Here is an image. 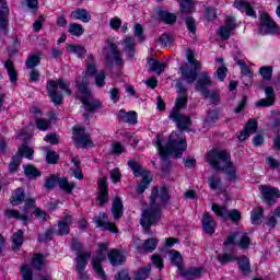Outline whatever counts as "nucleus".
Returning <instances> with one entry per match:
<instances>
[{
    "label": "nucleus",
    "instance_id": "1",
    "mask_svg": "<svg viewBox=\"0 0 280 280\" xmlns=\"http://www.w3.org/2000/svg\"><path fill=\"white\" fill-rule=\"evenodd\" d=\"M176 89L179 95L175 102L172 113L170 114V119L175 121L179 129L171 133L167 143H165V138L163 136L156 137L155 148L158 149L159 154L162 155V159L170 156V154L179 159L183 156V152L187 150V139L185 138L183 130H187V128L191 126V119L189 116H185L180 113V110L187 106V92L180 83L176 84Z\"/></svg>",
    "mask_w": 280,
    "mask_h": 280
},
{
    "label": "nucleus",
    "instance_id": "2",
    "mask_svg": "<svg viewBox=\"0 0 280 280\" xmlns=\"http://www.w3.org/2000/svg\"><path fill=\"white\" fill-rule=\"evenodd\" d=\"M170 200V192L165 187L154 188L151 192L150 206L143 210L140 224L149 231L154 222L161 220V208Z\"/></svg>",
    "mask_w": 280,
    "mask_h": 280
},
{
    "label": "nucleus",
    "instance_id": "3",
    "mask_svg": "<svg viewBox=\"0 0 280 280\" xmlns=\"http://www.w3.org/2000/svg\"><path fill=\"white\" fill-rule=\"evenodd\" d=\"M96 71L97 67L95 66V62H93V55H88V68L85 77L77 80V86L79 90L78 97L81 100L86 110H95V108L102 107V103L100 101H95L93 95H91V90H89V77L96 73Z\"/></svg>",
    "mask_w": 280,
    "mask_h": 280
},
{
    "label": "nucleus",
    "instance_id": "4",
    "mask_svg": "<svg viewBox=\"0 0 280 280\" xmlns=\"http://www.w3.org/2000/svg\"><path fill=\"white\" fill-rule=\"evenodd\" d=\"M206 160L213 167V170L224 172L226 178L231 183H235L240 175L237 174V166L232 163L231 155L226 151L213 149L206 154Z\"/></svg>",
    "mask_w": 280,
    "mask_h": 280
},
{
    "label": "nucleus",
    "instance_id": "5",
    "mask_svg": "<svg viewBox=\"0 0 280 280\" xmlns=\"http://www.w3.org/2000/svg\"><path fill=\"white\" fill-rule=\"evenodd\" d=\"M186 58L188 60V63H185L179 69L182 80H184L186 84H194V82H196V79L198 78V71H200V62L196 60V58L194 57V51H191V49L187 50Z\"/></svg>",
    "mask_w": 280,
    "mask_h": 280
},
{
    "label": "nucleus",
    "instance_id": "6",
    "mask_svg": "<svg viewBox=\"0 0 280 280\" xmlns=\"http://www.w3.org/2000/svg\"><path fill=\"white\" fill-rule=\"evenodd\" d=\"M47 91L54 104H62V93H65V95H71L73 93L71 89H69V83L62 79L49 81Z\"/></svg>",
    "mask_w": 280,
    "mask_h": 280
},
{
    "label": "nucleus",
    "instance_id": "7",
    "mask_svg": "<svg viewBox=\"0 0 280 280\" xmlns=\"http://www.w3.org/2000/svg\"><path fill=\"white\" fill-rule=\"evenodd\" d=\"M128 165L132 170L135 176H142V182L138 185L137 192L143 194L152 183V173L135 161H129Z\"/></svg>",
    "mask_w": 280,
    "mask_h": 280
},
{
    "label": "nucleus",
    "instance_id": "8",
    "mask_svg": "<svg viewBox=\"0 0 280 280\" xmlns=\"http://www.w3.org/2000/svg\"><path fill=\"white\" fill-rule=\"evenodd\" d=\"M212 84L213 82L211 81V77H209V73L202 72L197 81V91H200V93H202L205 97L210 100L212 104H215V102L220 100V95H218V92L209 91V88L212 86Z\"/></svg>",
    "mask_w": 280,
    "mask_h": 280
},
{
    "label": "nucleus",
    "instance_id": "9",
    "mask_svg": "<svg viewBox=\"0 0 280 280\" xmlns=\"http://www.w3.org/2000/svg\"><path fill=\"white\" fill-rule=\"evenodd\" d=\"M106 253H108V245L101 244L98 245V253L97 255L93 256L92 258V266L100 279H106V273L104 272V269L102 268V261L106 259Z\"/></svg>",
    "mask_w": 280,
    "mask_h": 280
},
{
    "label": "nucleus",
    "instance_id": "10",
    "mask_svg": "<svg viewBox=\"0 0 280 280\" xmlns=\"http://www.w3.org/2000/svg\"><path fill=\"white\" fill-rule=\"evenodd\" d=\"M73 140L77 148H93V141L82 127L73 128Z\"/></svg>",
    "mask_w": 280,
    "mask_h": 280
},
{
    "label": "nucleus",
    "instance_id": "11",
    "mask_svg": "<svg viewBox=\"0 0 280 280\" xmlns=\"http://www.w3.org/2000/svg\"><path fill=\"white\" fill-rule=\"evenodd\" d=\"M34 207V199L27 200L24 207V213L16 210H7V218H15L16 220H22V222H31L32 220V208Z\"/></svg>",
    "mask_w": 280,
    "mask_h": 280
},
{
    "label": "nucleus",
    "instance_id": "12",
    "mask_svg": "<svg viewBox=\"0 0 280 280\" xmlns=\"http://www.w3.org/2000/svg\"><path fill=\"white\" fill-rule=\"evenodd\" d=\"M212 211L218 218H221V220H229V218H231L233 222H237L241 218L240 211L232 210L229 212L226 206H220L218 203H212Z\"/></svg>",
    "mask_w": 280,
    "mask_h": 280
},
{
    "label": "nucleus",
    "instance_id": "13",
    "mask_svg": "<svg viewBox=\"0 0 280 280\" xmlns=\"http://www.w3.org/2000/svg\"><path fill=\"white\" fill-rule=\"evenodd\" d=\"M89 259H91V253L89 252H81L75 258V270L77 272H79V277L81 280H89V275L84 272L86 264H89Z\"/></svg>",
    "mask_w": 280,
    "mask_h": 280
},
{
    "label": "nucleus",
    "instance_id": "14",
    "mask_svg": "<svg viewBox=\"0 0 280 280\" xmlns=\"http://www.w3.org/2000/svg\"><path fill=\"white\" fill-rule=\"evenodd\" d=\"M277 32H279V26H277V23H275L268 13H262L260 15V33L277 34Z\"/></svg>",
    "mask_w": 280,
    "mask_h": 280
},
{
    "label": "nucleus",
    "instance_id": "15",
    "mask_svg": "<svg viewBox=\"0 0 280 280\" xmlns=\"http://www.w3.org/2000/svg\"><path fill=\"white\" fill-rule=\"evenodd\" d=\"M94 222L97 229H101V231H109L110 233L118 232L115 223L108 222V214L104 212L100 213L98 217H95Z\"/></svg>",
    "mask_w": 280,
    "mask_h": 280
},
{
    "label": "nucleus",
    "instance_id": "16",
    "mask_svg": "<svg viewBox=\"0 0 280 280\" xmlns=\"http://www.w3.org/2000/svg\"><path fill=\"white\" fill-rule=\"evenodd\" d=\"M236 240H238V246L241 248H248L250 238L245 233L231 234L223 244L224 246H233Z\"/></svg>",
    "mask_w": 280,
    "mask_h": 280
},
{
    "label": "nucleus",
    "instance_id": "17",
    "mask_svg": "<svg viewBox=\"0 0 280 280\" xmlns=\"http://www.w3.org/2000/svg\"><path fill=\"white\" fill-rule=\"evenodd\" d=\"M259 190L267 205H273L277 198H280V192L277 188H272L270 186H260Z\"/></svg>",
    "mask_w": 280,
    "mask_h": 280
},
{
    "label": "nucleus",
    "instance_id": "18",
    "mask_svg": "<svg viewBox=\"0 0 280 280\" xmlns=\"http://www.w3.org/2000/svg\"><path fill=\"white\" fill-rule=\"evenodd\" d=\"M233 30H235V18L229 16L225 24L218 30V34L222 40H229L231 34H233Z\"/></svg>",
    "mask_w": 280,
    "mask_h": 280
},
{
    "label": "nucleus",
    "instance_id": "19",
    "mask_svg": "<svg viewBox=\"0 0 280 280\" xmlns=\"http://www.w3.org/2000/svg\"><path fill=\"white\" fill-rule=\"evenodd\" d=\"M133 242L136 248L141 253H152L156 250V246H159V240L156 238H149L144 241V244H140L141 241L139 238L135 240Z\"/></svg>",
    "mask_w": 280,
    "mask_h": 280
},
{
    "label": "nucleus",
    "instance_id": "20",
    "mask_svg": "<svg viewBox=\"0 0 280 280\" xmlns=\"http://www.w3.org/2000/svg\"><path fill=\"white\" fill-rule=\"evenodd\" d=\"M108 202V184L106 177L98 179V205L103 207Z\"/></svg>",
    "mask_w": 280,
    "mask_h": 280
},
{
    "label": "nucleus",
    "instance_id": "21",
    "mask_svg": "<svg viewBox=\"0 0 280 280\" xmlns=\"http://www.w3.org/2000/svg\"><path fill=\"white\" fill-rule=\"evenodd\" d=\"M107 257H108L109 264H112V266H121V264H124V261H126V255L124 254V252H121L119 249H112L107 254Z\"/></svg>",
    "mask_w": 280,
    "mask_h": 280
},
{
    "label": "nucleus",
    "instance_id": "22",
    "mask_svg": "<svg viewBox=\"0 0 280 280\" xmlns=\"http://www.w3.org/2000/svg\"><path fill=\"white\" fill-rule=\"evenodd\" d=\"M202 226L203 231H206L209 235H213V233H215L217 224L211 214H209V212L203 213Z\"/></svg>",
    "mask_w": 280,
    "mask_h": 280
},
{
    "label": "nucleus",
    "instance_id": "23",
    "mask_svg": "<svg viewBox=\"0 0 280 280\" xmlns=\"http://www.w3.org/2000/svg\"><path fill=\"white\" fill-rule=\"evenodd\" d=\"M73 223V218L71 214H66V217L58 223V235H69V226Z\"/></svg>",
    "mask_w": 280,
    "mask_h": 280
},
{
    "label": "nucleus",
    "instance_id": "24",
    "mask_svg": "<svg viewBox=\"0 0 280 280\" xmlns=\"http://www.w3.org/2000/svg\"><path fill=\"white\" fill-rule=\"evenodd\" d=\"M70 19L82 21V23H89L91 21V13L85 9H77L71 12Z\"/></svg>",
    "mask_w": 280,
    "mask_h": 280
},
{
    "label": "nucleus",
    "instance_id": "25",
    "mask_svg": "<svg viewBox=\"0 0 280 280\" xmlns=\"http://www.w3.org/2000/svg\"><path fill=\"white\" fill-rule=\"evenodd\" d=\"M234 7L240 10L241 12H245L247 16H256L255 15V7L250 4V2L246 1H235Z\"/></svg>",
    "mask_w": 280,
    "mask_h": 280
},
{
    "label": "nucleus",
    "instance_id": "26",
    "mask_svg": "<svg viewBox=\"0 0 280 280\" xmlns=\"http://www.w3.org/2000/svg\"><path fill=\"white\" fill-rule=\"evenodd\" d=\"M266 98L256 103V106H272L275 104V90L270 86L265 90Z\"/></svg>",
    "mask_w": 280,
    "mask_h": 280
},
{
    "label": "nucleus",
    "instance_id": "27",
    "mask_svg": "<svg viewBox=\"0 0 280 280\" xmlns=\"http://www.w3.org/2000/svg\"><path fill=\"white\" fill-rule=\"evenodd\" d=\"M107 59L113 60L116 65H121V55H119V50L117 49V45L109 44L107 47Z\"/></svg>",
    "mask_w": 280,
    "mask_h": 280
},
{
    "label": "nucleus",
    "instance_id": "28",
    "mask_svg": "<svg viewBox=\"0 0 280 280\" xmlns=\"http://www.w3.org/2000/svg\"><path fill=\"white\" fill-rule=\"evenodd\" d=\"M119 119L125 121V124L135 125L137 124V114L136 112H126V109H120L118 113Z\"/></svg>",
    "mask_w": 280,
    "mask_h": 280
},
{
    "label": "nucleus",
    "instance_id": "29",
    "mask_svg": "<svg viewBox=\"0 0 280 280\" xmlns=\"http://www.w3.org/2000/svg\"><path fill=\"white\" fill-rule=\"evenodd\" d=\"M112 213L114 220H119L124 215V205L121 203L120 198H115L112 207Z\"/></svg>",
    "mask_w": 280,
    "mask_h": 280
},
{
    "label": "nucleus",
    "instance_id": "30",
    "mask_svg": "<svg viewBox=\"0 0 280 280\" xmlns=\"http://www.w3.org/2000/svg\"><path fill=\"white\" fill-rule=\"evenodd\" d=\"M57 185L59 186V189H62V191H66L67 194H71V191L75 189V184L69 183L67 177H57Z\"/></svg>",
    "mask_w": 280,
    "mask_h": 280
},
{
    "label": "nucleus",
    "instance_id": "31",
    "mask_svg": "<svg viewBox=\"0 0 280 280\" xmlns=\"http://www.w3.org/2000/svg\"><path fill=\"white\" fill-rule=\"evenodd\" d=\"M25 200V190L23 188H18L12 195L10 202L13 207H19Z\"/></svg>",
    "mask_w": 280,
    "mask_h": 280
},
{
    "label": "nucleus",
    "instance_id": "32",
    "mask_svg": "<svg viewBox=\"0 0 280 280\" xmlns=\"http://www.w3.org/2000/svg\"><path fill=\"white\" fill-rule=\"evenodd\" d=\"M0 30H5V25H8V4L4 0H0Z\"/></svg>",
    "mask_w": 280,
    "mask_h": 280
},
{
    "label": "nucleus",
    "instance_id": "33",
    "mask_svg": "<svg viewBox=\"0 0 280 280\" xmlns=\"http://www.w3.org/2000/svg\"><path fill=\"white\" fill-rule=\"evenodd\" d=\"M18 156H24V159L32 161V159H34V149L30 148L27 143H23L21 148H19Z\"/></svg>",
    "mask_w": 280,
    "mask_h": 280
},
{
    "label": "nucleus",
    "instance_id": "34",
    "mask_svg": "<svg viewBox=\"0 0 280 280\" xmlns=\"http://www.w3.org/2000/svg\"><path fill=\"white\" fill-rule=\"evenodd\" d=\"M168 257H170L173 266H176V268H178V270H180L183 268V256L178 252L171 250L168 253Z\"/></svg>",
    "mask_w": 280,
    "mask_h": 280
},
{
    "label": "nucleus",
    "instance_id": "35",
    "mask_svg": "<svg viewBox=\"0 0 280 280\" xmlns=\"http://www.w3.org/2000/svg\"><path fill=\"white\" fill-rule=\"evenodd\" d=\"M149 66L151 71H155L158 75H161V73L165 71V63L156 59H150Z\"/></svg>",
    "mask_w": 280,
    "mask_h": 280
},
{
    "label": "nucleus",
    "instance_id": "36",
    "mask_svg": "<svg viewBox=\"0 0 280 280\" xmlns=\"http://www.w3.org/2000/svg\"><path fill=\"white\" fill-rule=\"evenodd\" d=\"M208 183L212 191H220L222 189V179L218 175L210 176Z\"/></svg>",
    "mask_w": 280,
    "mask_h": 280
},
{
    "label": "nucleus",
    "instance_id": "37",
    "mask_svg": "<svg viewBox=\"0 0 280 280\" xmlns=\"http://www.w3.org/2000/svg\"><path fill=\"white\" fill-rule=\"evenodd\" d=\"M236 60V65H238V67L241 68V73L243 78H248V80H250V78H253V70L246 65V62H244V60L242 59H235Z\"/></svg>",
    "mask_w": 280,
    "mask_h": 280
},
{
    "label": "nucleus",
    "instance_id": "38",
    "mask_svg": "<svg viewBox=\"0 0 280 280\" xmlns=\"http://www.w3.org/2000/svg\"><path fill=\"white\" fill-rule=\"evenodd\" d=\"M124 51L132 58L135 56V39L132 37H126L124 42Z\"/></svg>",
    "mask_w": 280,
    "mask_h": 280
},
{
    "label": "nucleus",
    "instance_id": "39",
    "mask_svg": "<svg viewBox=\"0 0 280 280\" xmlns=\"http://www.w3.org/2000/svg\"><path fill=\"white\" fill-rule=\"evenodd\" d=\"M21 246H23V231H18L13 234V250L14 253H18V250L21 249Z\"/></svg>",
    "mask_w": 280,
    "mask_h": 280
},
{
    "label": "nucleus",
    "instance_id": "40",
    "mask_svg": "<svg viewBox=\"0 0 280 280\" xmlns=\"http://www.w3.org/2000/svg\"><path fill=\"white\" fill-rule=\"evenodd\" d=\"M20 272L22 275V280H33L34 279V271L30 267V265H23L20 268Z\"/></svg>",
    "mask_w": 280,
    "mask_h": 280
},
{
    "label": "nucleus",
    "instance_id": "41",
    "mask_svg": "<svg viewBox=\"0 0 280 280\" xmlns=\"http://www.w3.org/2000/svg\"><path fill=\"white\" fill-rule=\"evenodd\" d=\"M73 167L71 168V172L78 180H82L84 178V174H82V170H80V162H78V159L72 160Z\"/></svg>",
    "mask_w": 280,
    "mask_h": 280
},
{
    "label": "nucleus",
    "instance_id": "42",
    "mask_svg": "<svg viewBox=\"0 0 280 280\" xmlns=\"http://www.w3.org/2000/svg\"><path fill=\"white\" fill-rule=\"evenodd\" d=\"M67 49L70 54H74V56L78 58H82L84 54H86V49L80 45H70Z\"/></svg>",
    "mask_w": 280,
    "mask_h": 280
},
{
    "label": "nucleus",
    "instance_id": "43",
    "mask_svg": "<svg viewBox=\"0 0 280 280\" xmlns=\"http://www.w3.org/2000/svg\"><path fill=\"white\" fill-rule=\"evenodd\" d=\"M68 32H70L72 36L79 37L82 36V34H84V27L82 26V24L72 23L69 25Z\"/></svg>",
    "mask_w": 280,
    "mask_h": 280
},
{
    "label": "nucleus",
    "instance_id": "44",
    "mask_svg": "<svg viewBox=\"0 0 280 280\" xmlns=\"http://www.w3.org/2000/svg\"><path fill=\"white\" fill-rule=\"evenodd\" d=\"M261 218H264V209L261 208H255L253 211H252V223L253 224H259V222H261Z\"/></svg>",
    "mask_w": 280,
    "mask_h": 280
},
{
    "label": "nucleus",
    "instance_id": "45",
    "mask_svg": "<svg viewBox=\"0 0 280 280\" xmlns=\"http://www.w3.org/2000/svg\"><path fill=\"white\" fill-rule=\"evenodd\" d=\"M4 67L9 73L11 82H16V70H14V63L11 60L5 61Z\"/></svg>",
    "mask_w": 280,
    "mask_h": 280
},
{
    "label": "nucleus",
    "instance_id": "46",
    "mask_svg": "<svg viewBox=\"0 0 280 280\" xmlns=\"http://www.w3.org/2000/svg\"><path fill=\"white\" fill-rule=\"evenodd\" d=\"M179 5L182 12L189 13L191 10H194V0H176Z\"/></svg>",
    "mask_w": 280,
    "mask_h": 280
},
{
    "label": "nucleus",
    "instance_id": "47",
    "mask_svg": "<svg viewBox=\"0 0 280 280\" xmlns=\"http://www.w3.org/2000/svg\"><path fill=\"white\" fill-rule=\"evenodd\" d=\"M201 272H205L202 268L199 267H192L188 269L184 276L187 277L188 279H196V277H200Z\"/></svg>",
    "mask_w": 280,
    "mask_h": 280
},
{
    "label": "nucleus",
    "instance_id": "48",
    "mask_svg": "<svg viewBox=\"0 0 280 280\" xmlns=\"http://www.w3.org/2000/svg\"><path fill=\"white\" fill-rule=\"evenodd\" d=\"M159 16L164 23H174L176 21V15L167 11H160Z\"/></svg>",
    "mask_w": 280,
    "mask_h": 280
},
{
    "label": "nucleus",
    "instance_id": "49",
    "mask_svg": "<svg viewBox=\"0 0 280 280\" xmlns=\"http://www.w3.org/2000/svg\"><path fill=\"white\" fill-rule=\"evenodd\" d=\"M24 174L27 176V178H37V176H40V172H38V170L32 165L24 167Z\"/></svg>",
    "mask_w": 280,
    "mask_h": 280
},
{
    "label": "nucleus",
    "instance_id": "50",
    "mask_svg": "<svg viewBox=\"0 0 280 280\" xmlns=\"http://www.w3.org/2000/svg\"><path fill=\"white\" fill-rule=\"evenodd\" d=\"M33 266L36 270H40L45 266V256L35 254L33 257Z\"/></svg>",
    "mask_w": 280,
    "mask_h": 280
},
{
    "label": "nucleus",
    "instance_id": "51",
    "mask_svg": "<svg viewBox=\"0 0 280 280\" xmlns=\"http://www.w3.org/2000/svg\"><path fill=\"white\" fill-rule=\"evenodd\" d=\"M38 65H40V56L38 55L30 56L26 60L27 69H34V67H38Z\"/></svg>",
    "mask_w": 280,
    "mask_h": 280
},
{
    "label": "nucleus",
    "instance_id": "52",
    "mask_svg": "<svg viewBox=\"0 0 280 280\" xmlns=\"http://www.w3.org/2000/svg\"><path fill=\"white\" fill-rule=\"evenodd\" d=\"M238 266L243 272H248V270H250V261L246 256L238 259Z\"/></svg>",
    "mask_w": 280,
    "mask_h": 280
},
{
    "label": "nucleus",
    "instance_id": "53",
    "mask_svg": "<svg viewBox=\"0 0 280 280\" xmlns=\"http://www.w3.org/2000/svg\"><path fill=\"white\" fill-rule=\"evenodd\" d=\"M235 259H237V257L233 254H221L218 256V261H220V264H229L235 261Z\"/></svg>",
    "mask_w": 280,
    "mask_h": 280
},
{
    "label": "nucleus",
    "instance_id": "54",
    "mask_svg": "<svg viewBox=\"0 0 280 280\" xmlns=\"http://www.w3.org/2000/svg\"><path fill=\"white\" fill-rule=\"evenodd\" d=\"M151 270H152V267L150 265L140 269L137 273V279H139V280L148 279Z\"/></svg>",
    "mask_w": 280,
    "mask_h": 280
},
{
    "label": "nucleus",
    "instance_id": "55",
    "mask_svg": "<svg viewBox=\"0 0 280 280\" xmlns=\"http://www.w3.org/2000/svg\"><path fill=\"white\" fill-rule=\"evenodd\" d=\"M19 165H21V156L14 155L9 164L10 172H16V170H19Z\"/></svg>",
    "mask_w": 280,
    "mask_h": 280
},
{
    "label": "nucleus",
    "instance_id": "56",
    "mask_svg": "<svg viewBox=\"0 0 280 280\" xmlns=\"http://www.w3.org/2000/svg\"><path fill=\"white\" fill-rule=\"evenodd\" d=\"M56 185H58V176L52 175L46 179L45 187L47 189H54Z\"/></svg>",
    "mask_w": 280,
    "mask_h": 280
},
{
    "label": "nucleus",
    "instance_id": "57",
    "mask_svg": "<svg viewBox=\"0 0 280 280\" xmlns=\"http://www.w3.org/2000/svg\"><path fill=\"white\" fill-rule=\"evenodd\" d=\"M245 130L249 133L253 135L257 131V120L252 119L247 122Z\"/></svg>",
    "mask_w": 280,
    "mask_h": 280
},
{
    "label": "nucleus",
    "instance_id": "58",
    "mask_svg": "<svg viewBox=\"0 0 280 280\" xmlns=\"http://www.w3.org/2000/svg\"><path fill=\"white\" fill-rule=\"evenodd\" d=\"M260 74L264 78V80H270V78H272V67L260 68Z\"/></svg>",
    "mask_w": 280,
    "mask_h": 280
},
{
    "label": "nucleus",
    "instance_id": "59",
    "mask_svg": "<svg viewBox=\"0 0 280 280\" xmlns=\"http://www.w3.org/2000/svg\"><path fill=\"white\" fill-rule=\"evenodd\" d=\"M104 80H106V72H104V70H102L101 72L97 73V75L95 78L96 86H104V84H105Z\"/></svg>",
    "mask_w": 280,
    "mask_h": 280
},
{
    "label": "nucleus",
    "instance_id": "60",
    "mask_svg": "<svg viewBox=\"0 0 280 280\" xmlns=\"http://www.w3.org/2000/svg\"><path fill=\"white\" fill-rule=\"evenodd\" d=\"M266 226H268V229H275L277 226V218L271 213L267 217L266 222H265Z\"/></svg>",
    "mask_w": 280,
    "mask_h": 280
},
{
    "label": "nucleus",
    "instance_id": "61",
    "mask_svg": "<svg viewBox=\"0 0 280 280\" xmlns=\"http://www.w3.org/2000/svg\"><path fill=\"white\" fill-rule=\"evenodd\" d=\"M50 121L49 120H45V119H38L36 121V127L38 128V130H47L50 126Z\"/></svg>",
    "mask_w": 280,
    "mask_h": 280
},
{
    "label": "nucleus",
    "instance_id": "62",
    "mask_svg": "<svg viewBox=\"0 0 280 280\" xmlns=\"http://www.w3.org/2000/svg\"><path fill=\"white\" fill-rule=\"evenodd\" d=\"M152 259V264H154V266H156V268H159V270H161L162 268H164V265H163V258H161V256L159 255H153L151 257Z\"/></svg>",
    "mask_w": 280,
    "mask_h": 280
},
{
    "label": "nucleus",
    "instance_id": "63",
    "mask_svg": "<svg viewBox=\"0 0 280 280\" xmlns=\"http://www.w3.org/2000/svg\"><path fill=\"white\" fill-rule=\"evenodd\" d=\"M58 154H56V151H48L46 155V161L48 163H57L58 162Z\"/></svg>",
    "mask_w": 280,
    "mask_h": 280
},
{
    "label": "nucleus",
    "instance_id": "64",
    "mask_svg": "<svg viewBox=\"0 0 280 280\" xmlns=\"http://www.w3.org/2000/svg\"><path fill=\"white\" fill-rule=\"evenodd\" d=\"M112 152L114 154H121L124 152V145H121L119 142H114L112 144Z\"/></svg>",
    "mask_w": 280,
    "mask_h": 280
}]
</instances>
